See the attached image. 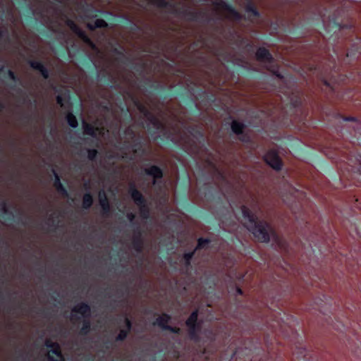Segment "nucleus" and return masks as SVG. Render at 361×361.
<instances>
[{
	"mask_svg": "<svg viewBox=\"0 0 361 361\" xmlns=\"http://www.w3.org/2000/svg\"><path fill=\"white\" fill-rule=\"evenodd\" d=\"M107 27V23L105 20L103 19H97L94 21V26L90 27L91 29L95 28V27Z\"/></svg>",
	"mask_w": 361,
	"mask_h": 361,
	"instance_id": "obj_19",
	"label": "nucleus"
},
{
	"mask_svg": "<svg viewBox=\"0 0 361 361\" xmlns=\"http://www.w3.org/2000/svg\"><path fill=\"white\" fill-rule=\"evenodd\" d=\"M75 313L80 314L82 317H87L90 314V307L85 304L81 303L80 305H76L73 310L71 315V320L74 321Z\"/></svg>",
	"mask_w": 361,
	"mask_h": 361,
	"instance_id": "obj_4",
	"label": "nucleus"
},
{
	"mask_svg": "<svg viewBox=\"0 0 361 361\" xmlns=\"http://www.w3.org/2000/svg\"><path fill=\"white\" fill-rule=\"evenodd\" d=\"M135 247L137 250H140L141 246L140 244H137V242L135 240Z\"/></svg>",
	"mask_w": 361,
	"mask_h": 361,
	"instance_id": "obj_32",
	"label": "nucleus"
},
{
	"mask_svg": "<svg viewBox=\"0 0 361 361\" xmlns=\"http://www.w3.org/2000/svg\"><path fill=\"white\" fill-rule=\"evenodd\" d=\"M90 328V324L89 322H85L82 327L81 331L86 334Z\"/></svg>",
	"mask_w": 361,
	"mask_h": 361,
	"instance_id": "obj_23",
	"label": "nucleus"
},
{
	"mask_svg": "<svg viewBox=\"0 0 361 361\" xmlns=\"http://www.w3.org/2000/svg\"><path fill=\"white\" fill-rule=\"evenodd\" d=\"M54 185L58 191L61 192L63 194H67L66 190L63 188L62 184L60 182V179L57 173H55V183Z\"/></svg>",
	"mask_w": 361,
	"mask_h": 361,
	"instance_id": "obj_17",
	"label": "nucleus"
},
{
	"mask_svg": "<svg viewBox=\"0 0 361 361\" xmlns=\"http://www.w3.org/2000/svg\"><path fill=\"white\" fill-rule=\"evenodd\" d=\"M97 154V151L96 149H89L88 150V158L90 160H93Z\"/></svg>",
	"mask_w": 361,
	"mask_h": 361,
	"instance_id": "obj_22",
	"label": "nucleus"
},
{
	"mask_svg": "<svg viewBox=\"0 0 361 361\" xmlns=\"http://www.w3.org/2000/svg\"><path fill=\"white\" fill-rule=\"evenodd\" d=\"M56 102H57V104H59V105H61V106H63V99L61 96H57L56 97Z\"/></svg>",
	"mask_w": 361,
	"mask_h": 361,
	"instance_id": "obj_26",
	"label": "nucleus"
},
{
	"mask_svg": "<svg viewBox=\"0 0 361 361\" xmlns=\"http://www.w3.org/2000/svg\"><path fill=\"white\" fill-rule=\"evenodd\" d=\"M306 350L305 349H303V348H300L298 350V353H300V354H302L303 353H305Z\"/></svg>",
	"mask_w": 361,
	"mask_h": 361,
	"instance_id": "obj_33",
	"label": "nucleus"
},
{
	"mask_svg": "<svg viewBox=\"0 0 361 361\" xmlns=\"http://www.w3.org/2000/svg\"><path fill=\"white\" fill-rule=\"evenodd\" d=\"M166 330H169L170 331H171L173 333H178L179 331H180L179 328L172 327V326H169V325L166 327Z\"/></svg>",
	"mask_w": 361,
	"mask_h": 361,
	"instance_id": "obj_25",
	"label": "nucleus"
},
{
	"mask_svg": "<svg viewBox=\"0 0 361 361\" xmlns=\"http://www.w3.org/2000/svg\"><path fill=\"white\" fill-rule=\"evenodd\" d=\"M237 292H238V293H239V294H242V290H241V289H240V288H237Z\"/></svg>",
	"mask_w": 361,
	"mask_h": 361,
	"instance_id": "obj_35",
	"label": "nucleus"
},
{
	"mask_svg": "<svg viewBox=\"0 0 361 361\" xmlns=\"http://www.w3.org/2000/svg\"><path fill=\"white\" fill-rule=\"evenodd\" d=\"M192 255L193 253H187L185 254L184 257L187 261H189L192 258Z\"/></svg>",
	"mask_w": 361,
	"mask_h": 361,
	"instance_id": "obj_28",
	"label": "nucleus"
},
{
	"mask_svg": "<svg viewBox=\"0 0 361 361\" xmlns=\"http://www.w3.org/2000/svg\"><path fill=\"white\" fill-rule=\"evenodd\" d=\"M217 8L221 9L224 13L225 17L227 18L235 20H238L240 18V14L225 3L221 2L219 4L217 5Z\"/></svg>",
	"mask_w": 361,
	"mask_h": 361,
	"instance_id": "obj_5",
	"label": "nucleus"
},
{
	"mask_svg": "<svg viewBox=\"0 0 361 361\" xmlns=\"http://www.w3.org/2000/svg\"><path fill=\"white\" fill-rule=\"evenodd\" d=\"M92 204V197L90 194H85L82 200V206L84 208L87 209L90 207Z\"/></svg>",
	"mask_w": 361,
	"mask_h": 361,
	"instance_id": "obj_14",
	"label": "nucleus"
},
{
	"mask_svg": "<svg viewBox=\"0 0 361 361\" xmlns=\"http://www.w3.org/2000/svg\"><path fill=\"white\" fill-rule=\"evenodd\" d=\"M324 84L327 86H329V83L326 81H324Z\"/></svg>",
	"mask_w": 361,
	"mask_h": 361,
	"instance_id": "obj_36",
	"label": "nucleus"
},
{
	"mask_svg": "<svg viewBox=\"0 0 361 361\" xmlns=\"http://www.w3.org/2000/svg\"><path fill=\"white\" fill-rule=\"evenodd\" d=\"M344 121H356V118L354 117H345V118H344Z\"/></svg>",
	"mask_w": 361,
	"mask_h": 361,
	"instance_id": "obj_31",
	"label": "nucleus"
},
{
	"mask_svg": "<svg viewBox=\"0 0 361 361\" xmlns=\"http://www.w3.org/2000/svg\"><path fill=\"white\" fill-rule=\"evenodd\" d=\"M197 311H194L186 321V325L190 328L191 337H192V334L195 331V323L197 322Z\"/></svg>",
	"mask_w": 361,
	"mask_h": 361,
	"instance_id": "obj_8",
	"label": "nucleus"
},
{
	"mask_svg": "<svg viewBox=\"0 0 361 361\" xmlns=\"http://www.w3.org/2000/svg\"><path fill=\"white\" fill-rule=\"evenodd\" d=\"M127 336V331L126 330H121L118 335L116 337V340L122 341Z\"/></svg>",
	"mask_w": 361,
	"mask_h": 361,
	"instance_id": "obj_21",
	"label": "nucleus"
},
{
	"mask_svg": "<svg viewBox=\"0 0 361 361\" xmlns=\"http://www.w3.org/2000/svg\"><path fill=\"white\" fill-rule=\"evenodd\" d=\"M131 197L136 204L139 206L143 204L144 199L142 195L137 190L133 189L131 191Z\"/></svg>",
	"mask_w": 361,
	"mask_h": 361,
	"instance_id": "obj_11",
	"label": "nucleus"
},
{
	"mask_svg": "<svg viewBox=\"0 0 361 361\" xmlns=\"http://www.w3.org/2000/svg\"><path fill=\"white\" fill-rule=\"evenodd\" d=\"M83 129H84V132L85 134L92 135V136L94 135V128L91 125L83 122Z\"/></svg>",
	"mask_w": 361,
	"mask_h": 361,
	"instance_id": "obj_18",
	"label": "nucleus"
},
{
	"mask_svg": "<svg viewBox=\"0 0 361 361\" xmlns=\"http://www.w3.org/2000/svg\"><path fill=\"white\" fill-rule=\"evenodd\" d=\"M140 211H141L142 216L144 218H147L148 216V211L146 209V207L145 205L142 204L140 206Z\"/></svg>",
	"mask_w": 361,
	"mask_h": 361,
	"instance_id": "obj_24",
	"label": "nucleus"
},
{
	"mask_svg": "<svg viewBox=\"0 0 361 361\" xmlns=\"http://www.w3.org/2000/svg\"><path fill=\"white\" fill-rule=\"evenodd\" d=\"M247 11L252 12L255 16H258L259 15L258 12L256 10H255V9L250 8V7H247Z\"/></svg>",
	"mask_w": 361,
	"mask_h": 361,
	"instance_id": "obj_27",
	"label": "nucleus"
},
{
	"mask_svg": "<svg viewBox=\"0 0 361 361\" xmlns=\"http://www.w3.org/2000/svg\"><path fill=\"white\" fill-rule=\"evenodd\" d=\"M265 162L272 169L279 171L282 167V161L275 151H269L264 157Z\"/></svg>",
	"mask_w": 361,
	"mask_h": 361,
	"instance_id": "obj_3",
	"label": "nucleus"
},
{
	"mask_svg": "<svg viewBox=\"0 0 361 361\" xmlns=\"http://www.w3.org/2000/svg\"><path fill=\"white\" fill-rule=\"evenodd\" d=\"M9 75L11 78L14 79V74L12 71H9Z\"/></svg>",
	"mask_w": 361,
	"mask_h": 361,
	"instance_id": "obj_34",
	"label": "nucleus"
},
{
	"mask_svg": "<svg viewBox=\"0 0 361 361\" xmlns=\"http://www.w3.org/2000/svg\"><path fill=\"white\" fill-rule=\"evenodd\" d=\"M243 128L244 125L240 122L233 121L231 123V129L237 135L243 133Z\"/></svg>",
	"mask_w": 361,
	"mask_h": 361,
	"instance_id": "obj_13",
	"label": "nucleus"
},
{
	"mask_svg": "<svg viewBox=\"0 0 361 361\" xmlns=\"http://www.w3.org/2000/svg\"><path fill=\"white\" fill-rule=\"evenodd\" d=\"M3 209H4V212H6V207H5V205L3 207Z\"/></svg>",
	"mask_w": 361,
	"mask_h": 361,
	"instance_id": "obj_37",
	"label": "nucleus"
},
{
	"mask_svg": "<svg viewBox=\"0 0 361 361\" xmlns=\"http://www.w3.org/2000/svg\"><path fill=\"white\" fill-rule=\"evenodd\" d=\"M256 59L257 61L263 63H271L274 60L269 51L263 47L257 49L256 52Z\"/></svg>",
	"mask_w": 361,
	"mask_h": 361,
	"instance_id": "obj_6",
	"label": "nucleus"
},
{
	"mask_svg": "<svg viewBox=\"0 0 361 361\" xmlns=\"http://www.w3.org/2000/svg\"><path fill=\"white\" fill-rule=\"evenodd\" d=\"M30 66L34 69L38 70L44 78L47 79L49 77V73L45 67L38 61H30Z\"/></svg>",
	"mask_w": 361,
	"mask_h": 361,
	"instance_id": "obj_10",
	"label": "nucleus"
},
{
	"mask_svg": "<svg viewBox=\"0 0 361 361\" xmlns=\"http://www.w3.org/2000/svg\"><path fill=\"white\" fill-rule=\"evenodd\" d=\"M45 344L47 348H50L47 353L49 361H64L60 346L57 343H53L47 339Z\"/></svg>",
	"mask_w": 361,
	"mask_h": 361,
	"instance_id": "obj_2",
	"label": "nucleus"
},
{
	"mask_svg": "<svg viewBox=\"0 0 361 361\" xmlns=\"http://www.w3.org/2000/svg\"><path fill=\"white\" fill-rule=\"evenodd\" d=\"M127 217L130 221H133L135 218V215L133 213H129L127 214Z\"/></svg>",
	"mask_w": 361,
	"mask_h": 361,
	"instance_id": "obj_30",
	"label": "nucleus"
},
{
	"mask_svg": "<svg viewBox=\"0 0 361 361\" xmlns=\"http://www.w3.org/2000/svg\"><path fill=\"white\" fill-rule=\"evenodd\" d=\"M170 320V317L167 314H163L157 319V321L154 324H157L158 326L161 327L163 329H166L168 326L167 324Z\"/></svg>",
	"mask_w": 361,
	"mask_h": 361,
	"instance_id": "obj_12",
	"label": "nucleus"
},
{
	"mask_svg": "<svg viewBox=\"0 0 361 361\" xmlns=\"http://www.w3.org/2000/svg\"><path fill=\"white\" fill-rule=\"evenodd\" d=\"M66 24L74 32L77 33L78 35L82 34V31L80 30V29L73 20H68L66 21Z\"/></svg>",
	"mask_w": 361,
	"mask_h": 361,
	"instance_id": "obj_15",
	"label": "nucleus"
},
{
	"mask_svg": "<svg viewBox=\"0 0 361 361\" xmlns=\"http://www.w3.org/2000/svg\"><path fill=\"white\" fill-rule=\"evenodd\" d=\"M241 210L245 220L246 228L253 234L257 241L268 243L271 238H276L275 231L269 224L264 220H259L245 206L241 207Z\"/></svg>",
	"mask_w": 361,
	"mask_h": 361,
	"instance_id": "obj_1",
	"label": "nucleus"
},
{
	"mask_svg": "<svg viewBox=\"0 0 361 361\" xmlns=\"http://www.w3.org/2000/svg\"><path fill=\"white\" fill-rule=\"evenodd\" d=\"M145 172L154 178L153 184L156 183L155 179L161 178L163 176L162 171L157 166H152L148 169H145Z\"/></svg>",
	"mask_w": 361,
	"mask_h": 361,
	"instance_id": "obj_7",
	"label": "nucleus"
},
{
	"mask_svg": "<svg viewBox=\"0 0 361 361\" xmlns=\"http://www.w3.org/2000/svg\"><path fill=\"white\" fill-rule=\"evenodd\" d=\"M66 119L70 126L73 128L77 127L78 121L75 116L73 114H72L71 113L68 114Z\"/></svg>",
	"mask_w": 361,
	"mask_h": 361,
	"instance_id": "obj_16",
	"label": "nucleus"
},
{
	"mask_svg": "<svg viewBox=\"0 0 361 361\" xmlns=\"http://www.w3.org/2000/svg\"><path fill=\"white\" fill-rule=\"evenodd\" d=\"M209 241L207 239L200 238L198 240V244H197L196 249L203 247L204 246V245L209 243Z\"/></svg>",
	"mask_w": 361,
	"mask_h": 361,
	"instance_id": "obj_20",
	"label": "nucleus"
},
{
	"mask_svg": "<svg viewBox=\"0 0 361 361\" xmlns=\"http://www.w3.org/2000/svg\"><path fill=\"white\" fill-rule=\"evenodd\" d=\"M99 204L104 210V212H107L109 210V204L106 197V195L104 191H99Z\"/></svg>",
	"mask_w": 361,
	"mask_h": 361,
	"instance_id": "obj_9",
	"label": "nucleus"
},
{
	"mask_svg": "<svg viewBox=\"0 0 361 361\" xmlns=\"http://www.w3.org/2000/svg\"><path fill=\"white\" fill-rule=\"evenodd\" d=\"M125 322H126V324L127 329L130 330V329L131 327L130 321L128 318H126Z\"/></svg>",
	"mask_w": 361,
	"mask_h": 361,
	"instance_id": "obj_29",
	"label": "nucleus"
},
{
	"mask_svg": "<svg viewBox=\"0 0 361 361\" xmlns=\"http://www.w3.org/2000/svg\"><path fill=\"white\" fill-rule=\"evenodd\" d=\"M359 172L361 174V165H360V167L359 168Z\"/></svg>",
	"mask_w": 361,
	"mask_h": 361,
	"instance_id": "obj_38",
	"label": "nucleus"
}]
</instances>
